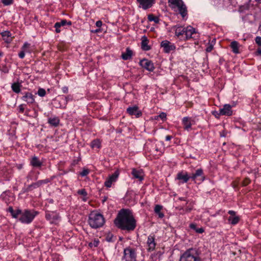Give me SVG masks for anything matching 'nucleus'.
Here are the masks:
<instances>
[{"label": "nucleus", "mask_w": 261, "mask_h": 261, "mask_svg": "<svg viewBox=\"0 0 261 261\" xmlns=\"http://www.w3.org/2000/svg\"><path fill=\"white\" fill-rule=\"evenodd\" d=\"M114 224L117 228L127 232L134 230L137 226V222L132 211L125 208L119 211L114 220Z\"/></svg>", "instance_id": "obj_1"}, {"label": "nucleus", "mask_w": 261, "mask_h": 261, "mask_svg": "<svg viewBox=\"0 0 261 261\" xmlns=\"http://www.w3.org/2000/svg\"><path fill=\"white\" fill-rule=\"evenodd\" d=\"M88 222L91 228L96 229L102 227L105 220L102 214L96 211H93L89 215Z\"/></svg>", "instance_id": "obj_2"}, {"label": "nucleus", "mask_w": 261, "mask_h": 261, "mask_svg": "<svg viewBox=\"0 0 261 261\" xmlns=\"http://www.w3.org/2000/svg\"><path fill=\"white\" fill-rule=\"evenodd\" d=\"M179 261H201L198 250L196 248H190L183 253Z\"/></svg>", "instance_id": "obj_3"}, {"label": "nucleus", "mask_w": 261, "mask_h": 261, "mask_svg": "<svg viewBox=\"0 0 261 261\" xmlns=\"http://www.w3.org/2000/svg\"><path fill=\"white\" fill-rule=\"evenodd\" d=\"M169 6L172 9L177 8L183 18L188 14L187 8L182 0H168Z\"/></svg>", "instance_id": "obj_4"}, {"label": "nucleus", "mask_w": 261, "mask_h": 261, "mask_svg": "<svg viewBox=\"0 0 261 261\" xmlns=\"http://www.w3.org/2000/svg\"><path fill=\"white\" fill-rule=\"evenodd\" d=\"M38 214V212L34 210H24L23 211H22L21 216L19 218V221L22 223L30 224Z\"/></svg>", "instance_id": "obj_5"}, {"label": "nucleus", "mask_w": 261, "mask_h": 261, "mask_svg": "<svg viewBox=\"0 0 261 261\" xmlns=\"http://www.w3.org/2000/svg\"><path fill=\"white\" fill-rule=\"evenodd\" d=\"M137 249L128 247L123 250V258L125 261H136Z\"/></svg>", "instance_id": "obj_6"}, {"label": "nucleus", "mask_w": 261, "mask_h": 261, "mask_svg": "<svg viewBox=\"0 0 261 261\" xmlns=\"http://www.w3.org/2000/svg\"><path fill=\"white\" fill-rule=\"evenodd\" d=\"M205 178L203 170L201 168L197 169L195 173L190 175V179L194 181L195 183L200 184L205 180Z\"/></svg>", "instance_id": "obj_7"}, {"label": "nucleus", "mask_w": 261, "mask_h": 261, "mask_svg": "<svg viewBox=\"0 0 261 261\" xmlns=\"http://www.w3.org/2000/svg\"><path fill=\"white\" fill-rule=\"evenodd\" d=\"M54 176H52L50 179L46 178L43 180H39L37 182H33L32 184L28 185L25 189L24 191L26 192L32 191L34 189L41 187L42 185L50 182L54 179Z\"/></svg>", "instance_id": "obj_8"}, {"label": "nucleus", "mask_w": 261, "mask_h": 261, "mask_svg": "<svg viewBox=\"0 0 261 261\" xmlns=\"http://www.w3.org/2000/svg\"><path fill=\"white\" fill-rule=\"evenodd\" d=\"M138 6L144 10L151 8L155 2V0H136Z\"/></svg>", "instance_id": "obj_9"}, {"label": "nucleus", "mask_w": 261, "mask_h": 261, "mask_svg": "<svg viewBox=\"0 0 261 261\" xmlns=\"http://www.w3.org/2000/svg\"><path fill=\"white\" fill-rule=\"evenodd\" d=\"M161 47L166 53H169L175 50L176 47L174 43L167 40H164L161 43Z\"/></svg>", "instance_id": "obj_10"}, {"label": "nucleus", "mask_w": 261, "mask_h": 261, "mask_svg": "<svg viewBox=\"0 0 261 261\" xmlns=\"http://www.w3.org/2000/svg\"><path fill=\"white\" fill-rule=\"evenodd\" d=\"M198 37V34L196 32L194 28L190 25L186 27L185 39L186 40L191 38L196 39Z\"/></svg>", "instance_id": "obj_11"}, {"label": "nucleus", "mask_w": 261, "mask_h": 261, "mask_svg": "<svg viewBox=\"0 0 261 261\" xmlns=\"http://www.w3.org/2000/svg\"><path fill=\"white\" fill-rule=\"evenodd\" d=\"M140 65L149 71H153L154 66L153 62L148 59H144L140 61Z\"/></svg>", "instance_id": "obj_12"}, {"label": "nucleus", "mask_w": 261, "mask_h": 261, "mask_svg": "<svg viewBox=\"0 0 261 261\" xmlns=\"http://www.w3.org/2000/svg\"><path fill=\"white\" fill-rule=\"evenodd\" d=\"M194 123L195 121L191 117H185L182 119V124L184 128L187 131H189L191 129V126Z\"/></svg>", "instance_id": "obj_13"}, {"label": "nucleus", "mask_w": 261, "mask_h": 261, "mask_svg": "<svg viewBox=\"0 0 261 261\" xmlns=\"http://www.w3.org/2000/svg\"><path fill=\"white\" fill-rule=\"evenodd\" d=\"M147 250L149 252L154 250L156 243L155 242L154 235H149L147 238Z\"/></svg>", "instance_id": "obj_14"}, {"label": "nucleus", "mask_w": 261, "mask_h": 261, "mask_svg": "<svg viewBox=\"0 0 261 261\" xmlns=\"http://www.w3.org/2000/svg\"><path fill=\"white\" fill-rule=\"evenodd\" d=\"M126 112L130 115H135L136 118H139L142 116V112L139 110V107L137 106L129 107L126 109Z\"/></svg>", "instance_id": "obj_15"}, {"label": "nucleus", "mask_w": 261, "mask_h": 261, "mask_svg": "<svg viewBox=\"0 0 261 261\" xmlns=\"http://www.w3.org/2000/svg\"><path fill=\"white\" fill-rule=\"evenodd\" d=\"M45 218L47 220H49L51 223H57L60 220L59 215L53 212L46 213Z\"/></svg>", "instance_id": "obj_16"}, {"label": "nucleus", "mask_w": 261, "mask_h": 261, "mask_svg": "<svg viewBox=\"0 0 261 261\" xmlns=\"http://www.w3.org/2000/svg\"><path fill=\"white\" fill-rule=\"evenodd\" d=\"M232 106L229 104H225L223 107L220 109L219 115L230 116L232 115Z\"/></svg>", "instance_id": "obj_17"}, {"label": "nucleus", "mask_w": 261, "mask_h": 261, "mask_svg": "<svg viewBox=\"0 0 261 261\" xmlns=\"http://www.w3.org/2000/svg\"><path fill=\"white\" fill-rule=\"evenodd\" d=\"M119 174V171L118 170L115 171L114 173L106 180L105 186L107 188H110L112 186V183L116 181Z\"/></svg>", "instance_id": "obj_18"}, {"label": "nucleus", "mask_w": 261, "mask_h": 261, "mask_svg": "<svg viewBox=\"0 0 261 261\" xmlns=\"http://www.w3.org/2000/svg\"><path fill=\"white\" fill-rule=\"evenodd\" d=\"M35 96L31 92H25L23 93L21 99L25 101L28 105H30L35 102Z\"/></svg>", "instance_id": "obj_19"}, {"label": "nucleus", "mask_w": 261, "mask_h": 261, "mask_svg": "<svg viewBox=\"0 0 261 261\" xmlns=\"http://www.w3.org/2000/svg\"><path fill=\"white\" fill-rule=\"evenodd\" d=\"M132 174L133 176V178L138 179L140 181L144 179V174L142 169L133 168Z\"/></svg>", "instance_id": "obj_20"}, {"label": "nucleus", "mask_w": 261, "mask_h": 261, "mask_svg": "<svg viewBox=\"0 0 261 261\" xmlns=\"http://www.w3.org/2000/svg\"><path fill=\"white\" fill-rule=\"evenodd\" d=\"M176 178L178 180H181V183H186L190 179V175H189L187 172L184 173L183 172H179L177 174Z\"/></svg>", "instance_id": "obj_21"}, {"label": "nucleus", "mask_w": 261, "mask_h": 261, "mask_svg": "<svg viewBox=\"0 0 261 261\" xmlns=\"http://www.w3.org/2000/svg\"><path fill=\"white\" fill-rule=\"evenodd\" d=\"M3 40L7 43H11L13 40V38L11 37V33L9 31H5L0 33Z\"/></svg>", "instance_id": "obj_22"}, {"label": "nucleus", "mask_w": 261, "mask_h": 261, "mask_svg": "<svg viewBox=\"0 0 261 261\" xmlns=\"http://www.w3.org/2000/svg\"><path fill=\"white\" fill-rule=\"evenodd\" d=\"M30 164L35 168H40L42 165V162L39 160L38 157L34 156L31 160Z\"/></svg>", "instance_id": "obj_23"}, {"label": "nucleus", "mask_w": 261, "mask_h": 261, "mask_svg": "<svg viewBox=\"0 0 261 261\" xmlns=\"http://www.w3.org/2000/svg\"><path fill=\"white\" fill-rule=\"evenodd\" d=\"M133 56V51L129 48L127 47L126 49V51L123 53L121 55V58L124 60H129L132 58Z\"/></svg>", "instance_id": "obj_24"}, {"label": "nucleus", "mask_w": 261, "mask_h": 261, "mask_svg": "<svg viewBox=\"0 0 261 261\" xmlns=\"http://www.w3.org/2000/svg\"><path fill=\"white\" fill-rule=\"evenodd\" d=\"M148 40L147 39V38L144 36L142 38V41H141V48L143 50H149L150 49V47L148 45Z\"/></svg>", "instance_id": "obj_25"}, {"label": "nucleus", "mask_w": 261, "mask_h": 261, "mask_svg": "<svg viewBox=\"0 0 261 261\" xmlns=\"http://www.w3.org/2000/svg\"><path fill=\"white\" fill-rule=\"evenodd\" d=\"M47 122L50 125L57 127L60 123V119L58 117L55 116L48 118Z\"/></svg>", "instance_id": "obj_26"}, {"label": "nucleus", "mask_w": 261, "mask_h": 261, "mask_svg": "<svg viewBox=\"0 0 261 261\" xmlns=\"http://www.w3.org/2000/svg\"><path fill=\"white\" fill-rule=\"evenodd\" d=\"M185 29L186 28L182 27H177L175 31V35L180 38H182L185 35Z\"/></svg>", "instance_id": "obj_27"}, {"label": "nucleus", "mask_w": 261, "mask_h": 261, "mask_svg": "<svg viewBox=\"0 0 261 261\" xmlns=\"http://www.w3.org/2000/svg\"><path fill=\"white\" fill-rule=\"evenodd\" d=\"M163 208V206L161 205H155L154 209V213L157 214L160 218H163L164 217V214L161 212Z\"/></svg>", "instance_id": "obj_28"}, {"label": "nucleus", "mask_w": 261, "mask_h": 261, "mask_svg": "<svg viewBox=\"0 0 261 261\" xmlns=\"http://www.w3.org/2000/svg\"><path fill=\"white\" fill-rule=\"evenodd\" d=\"M21 87V85L19 83H14L11 85L12 91L16 93H19L20 92Z\"/></svg>", "instance_id": "obj_29"}, {"label": "nucleus", "mask_w": 261, "mask_h": 261, "mask_svg": "<svg viewBox=\"0 0 261 261\" xmlns=\"http://www.w3.org/2000/svg\"><path fill=\"white\" fill-rule=\"evenodd\" d=\"M240 218L239 216H236L234 217H229L228 221L230 224L232 225H236L240 221Z\"/></svg>", "instance_id": "obj_30"}, {"label": "nucleus", "mask_w": 261, "mask_h": 261, "mask_svg": "<svg viewBox=\"0 0 261 261\" xmlns=\"http://www.w3.org/2000/svg\"><path fill=\"white\" fill-rule=\"evenodd\" d=\"M239 43L237 41H232L230 44V47L232 48V51L235 54H238L239 51Z\"/></svg>", "instance_id": "obj_31"}, {"label": "nucleus", "mask_w": 261, "mask_h": 261, "mask_svg": "<svg viewBox=\"0 0 261 261\" xmlns=\"http://www.w3.org/2000/svg\"><path fill=\"white\" fill-rule=\"evenodd\" d=\"M90 146L92 148H99L100 147V142L99 140L98 139H95L93 140L90 144Z\"/></svg>", "instance_id": "obj_32"}, {"label": "nucleus", "mask_w": 261, "mask_h": 261, "mask_svg": "<svg viewBox=\"0 0 261 261\" xmlns=\"http://www.w3.org/2000/svg\"><path fill=\"white\" fill-rule=\"evenodd\" d=\"M148 19L149 21H154L155 23H158L160 21V19L158 17L154 16L152 14L148 15Z\"/></svg>", "instance_id": "obj_33"}, {"label": "nucleus", "mask_w": 261, "mask_h": 261, "mask_svg": "<svg viewBox=\"0 0 261 261\" xmlns=\"http://www.w3.org/2000/svg\"><path fill=\"white\" fill-rule=\"evenodd\" d=\"M77 193L78 194L81 195H83L84 196V197L83 198V200L84 201H87V198L86 197L87 196L88 194L85 189H82L78 190Z\"/></svg>", "instance_id": "obj_34"}, {"label": "nucleus", "mask_w": 261, "mask_h": 261, "mask_svg": "<svg viewBox=\"0 0 261 261\" xmlns=\"http://www.w3.org/2000/svg\"><path fill=\"white\" fill-rule=\"evenodd\" d=\"M22 213V211L20 209H17L16 211H14V212L11 214L12 218H17L18 217L19 215L21 216V214Z\"/></svg>", "instance_id": "obj_35"}, {"label": "nucleus", "mask_w": 261, "mask_h": 261, "mask_svg": "<svg viewBox=\"0 0 261 261\" xmlns=\"http://www.w3.org/2000/svg\"><path fill=\"white\" fill-rule=\"evenodd\" d=\"M37 94L40 97H43L46 95V92L44 89L39 88L37 91Z\"/></svg>", "instance_id": "obj_36"}, {"label": "nucleus", "mask_w": 261, "mask_h": 261, "mask_svg": "<svg viewBox=\"0 0 261 261\" xmlns=\"http://www.w3.org/2000/svg\"><path fill=\"white\" fill-rule=\"evenodd\" d=\"M1 2L5 6H9L13 3L14 0H2Z\"/></svg>", "instance_id": "obj_37"}, {"label": "nucleus", "mask_w": 261, "mask_h": 261, "mask_svg": "<svg viewBox=\"0 0 261 261\" xmlns=\"http://www.w3.org/2000/svg\"><path fill=\"white\" fill-rule=\"evenodd\" d=\"M213 44L212 43H208L206 48L205 51L207 53H210L213 49Z\"/></svg>", "instance_id": "obj_38"}, {"label": "nucleus", "mask_w": 261, "mask_h": 261, "mask_svg": "<svg viewBox=\"0 0 261 261\" xmlns=\"http://www.w3.org/2000/svg\"><path fill=\"white\" fill-rule=\"evenodd\" d=\"M250 182L251 180L249 178L246 177L243 181L242 185L243 186H246L248 185H249L250 183Z\"/></svg>", "instance_id": "obj_39"}, {"label": "nucleus", "mask_w": 261, "mask_h": 261, "mask_svg": "<svg viewBox=\"0 0 261 261\" xmlns=\"http://www.w3.org/2000/svg\"><path fill=\"white\" fill-rule=\"evenodd\" d=\"M89 170L88 169H84L83 171L80 173V175L82 176H85L89 173Z\"/></svg>", "instance_id": "obj_40"}, {"label": "nucleus", "mask_w": 261, "mask_h": 261, "mask_svg": "<svg viewBox=\"0 0 261 261\" xmlns=\"http://www.w3.org/2000/svg\"><path fill=\"white\" fill-rule=\"evenodd\" d=\"M60 23L61 24L62 26H64V25H65L66 24H67L68 25H71V22L70 21H67L65 19L62 20L60 21Z\"/></svg>", "instance_id": "obj_41"}, {"label": "nucleus", "mask_w": 261, "mask_h": 261, "mask_svg": "<svg viewBox=\"0 0 261 261\" xmlns=\"http://www.w3.org/2000/svg\"><path fill=\"white\" fill-rule=\"evenodd\" d=\"M166 114L165 113L162 112L159 115L156 116V118L155 119H157L158 118H160L162 120H164L166 118Z\"/></svg>", "instance_id": "obj_42"}, {"label": "nucleus", "mask_w": 261, "mask_h": 261, "mask_svg": "<svg viewBox=\"0 0 261 261\" xmlns=\"http://www.w3.org/2000/svg\"><path fill=\"white\" fill-rule=\"evenodd\" d=\"M255 41L256 43L259 45L261 46V37L260 36H257L255 38Z\"/></svg>", "instance_id": "obj_43"}, {"label": "nucleus", "mask_w": 261, "mask_h": 261, "mask_svg": "<svg viewBox=\"0 0 261 261\" xmlns=\"http://www.w3.org/2000/svg\"><path fill=\"white\" fill-rule=\"evenodd\" d=\"M25 50H23L18 54V56L20 59H23L25 56Z\"/></svg>", "instance_id": "obj_44"}, {"label": "nucleus", "mask_w": 261, "mask_h": 261, "mask_svg": "<svg viewBox=\"0 0 261 261\" xmlns=\"http://www.w3.org/2000/svg\"><path fill=\"white\" fill-rule=\"evenodd\" d=\"M19 108V112H20V113H23L24 111V105L23 104H21V105H20L18 107Z\"/></svg>", "instance_id": "obj_45"}, {"label": "nucleus", "mask_w": 261, "mask_h": 261, "mask_svg": "<svg viewBox=\"0 0 261 261\" xmlns=\"http://www.w3.org/2000/svg\"><path fill=\"white\" fill-rule=\"evenodd\" d=\"M30 44L29 43H28V42H25L23 44V46H22V47L21 48L22 49L26 51V48L29 47L30 46Z\"/></svg>", "instance_id": "obj_46"}, {"label": "nucleus", "mask_w": 261, "mask_h": 261, "mask_svg": "<svg viewBox=\"0 0 261 261\" xmlns=\"http://www.w3.org/2000/svg\"><path fill=\"white\" fill-rule=\"evenodd\" d=\"M195 231L199 233H202L204 232V229L202 227L197 228Z\"/></svg>", "instance_id": "obj_47"}, {"label": "nucleus", "mask_w": 261, "mask_h": 261, "mask_svg": "<svg viewBox=\"0 0 261 261\" xmlns=\"http://www.w3.org/2000/svg\"><path fill=\"white\" fill-rule=\"evenodd\" d=\"M65 99L66 100V102L67 103V102L69 100H71L72 99V96L69 95L65 97Z\"/></svg>", "instance_id": "obj_48"}, {"label": "nucleus", "mask_w": 261, "mask_h": 261, "mask_svg": "<svg viewBox=\"0 0 261 261\" xmlns=\"http://www.w3.org/2000/svg\"><path fill=\"white\" fill-rule=\"evenodd\" d=\"M255 55L256 56H260L261 57V47H258L256 51H255Z\"/></svg>", "instance_id": "obj_49"}, {"label": "nucleus", "mask_w": 261, "mask_h": 261, "mask_svg": "<svg viewBox=\"0 0 261 261\" xmlns=\"http://www.w3.org/2000/svg\"><path fill=\"white\" fill-rule=\"evenodd\" d=\"M228 213L230 215V217H234V216H236V212L233 211H232V210H230L228 212Z\"/></svg>", "instance_id": "obj_50"}, {"label": "nucleus", "mask_w": 261, "mask_h": 261, "mask_svg": "<svg viewBox=\"0 0 261 261\" xmlns=\"http://www.w3.org/2000/svg\"><path fill=\"white\" fill-rule=\"evenodd\" d=\"M62 90L64 93H67L68 92V88L66 86H64L62 88Z\"/></svg>", "instance_id": "obj_51"}, {"label": "nucleus", "mask_w": 261, "mask_h": 261, "mask_svg": "<svg viewBox=\"0 0 261 261\" xmlns=\"http://www.w3.org/2000/svg\"><path fill=\"white\" fill-rule=\"evenodd\" d=\"M102 21L100 20H98L96 22V25L98 28L100 27L102 25Z\"/></svg>", "instance_id": "obj_52"}, {"label": "nucleus", "mask_w": 261, "mask_h": 261, "mask_svg": "<svg viewBox=\"0 0 261 261\" xmlns=\"http://www.w3.org/2000/svg\"><path fill=\"white\" fill-rule=\"evenodd\" d=\"M190 227L191 228V229H193L194 230H195L196 231V229H197V227H196V225L194 224H191L190 225Z\"/></svg>", "instance_id": "obj_53"}, {"label": "nucleus", "mask_w": 261, "mask_h": 261, "mask_svg": "<svg viewBox=\"0 0 261 261\" xmlns=\"http://www.w3.org/2000/svg\"><path fill=\"white\" fill-rule=\"evenodd\" d=\"M62 26L61 24L60 23V22H57L55 24V28H60Z\"/></svg>", "instance_id": "obj_54"}, {"label": "nucleus", "mask_w": 261, "mask_h": 261, "mask_svg": "<svg viewBox=\"0 0 261 261\" xmlns=\"http://www.w3.org/2000/svg\"><path fill=\"white\" fill-rule=\"evenodd\" d=\"M14 210H13L12 206L9 207V208L7 210V212L10 213L11 214H12L14 212Z\"/></svg>", "instance_id": "obj_55"}, {"label": "nucleus", "mask_w": 261, "mask_h": 261, "mask_svg": "<svg viewBox=\"0 0 261 261\" xmlns=\"http://www.w3.org/2000/svg\"><path fill=\"white\" fill-rule=\"evenodd\" d=\"M172 137L171 136L168 135L166 137L165 140L167 141H170L172 139Z\"/></svg>", "instance_id": "obj_56"}, {"label": "nucleus", "mask_w": 261, "mask_h": 261, "mask_svg": "<svg viewBox=\"0 0 261 261\" xmlns=\"http://www.w3.org/2000/svg\"><path fill=\"white\" fill-rule=\"evenodd\" d=\"M98 244H99V241H94V242H93V245L95 247H97L98 246Z\"/></svg>", "instance_id": "obj_57"}, {"label": "nucleus", "mask_w": 261, "mask_h": 261, "mask_svg": "<svg viewBox=\"0 0 261 261\" xmlns=\"http://www.w3.org/2000/svg\"><path fill=\"white\" fill-rule=\"evenodd\" d=\"M213 115H214L215 116H217V115L218 116H220V115H219V112H217V111H215V112H214L213 113Z\"/></svg>", "instance_id": "obj_58"}, {"label": "nucleus", "mask_w": 261, "mask_h": 261, "mask_svg": "<svg viewBox=\"0 0 261 261\" xmlns=\"http://www.w3.org/2000/svg\"><path fill=\"white\" fill-rule=\"evenodd\" d=\"M56 28V32L57 33H59L61 32V30H60L59 28Z\"/></svg>", "instance_id": "obj_59"}, {"label": "nucleus", "mask_w": 261, "mask_h": 261, "mask_svg": "<svg viewBox=\"0 0 261 261\" xmlns=\"http://www.w3.org/2000/svg\"><path fill=\"white\" fill-rule=\"evenodd\" d=\"M107 198H108L107 197L105 196L103 197V199L102 200V203H104L105 201H106V200H107Z\"/></svg>", "instance_id": "obj_60"}, {"label": "nucleus", "mask_w": 261, "mask_h": 261, "mask_svg": "<svg viewBox=\"0 0 261 261\" xmlns=\"http://www.w3.org/2000/svg\"><path fill=\"white\" fill-rule=\"evenodd\" d=\"M257 3L261 4V0H255Z\"/></svg>", "instance_id": "obj_61"}, {"label": "nucleus", "mask_w": 261, "mask_h": 261, "mask_svg": "<svg viewBox=\"0 0 261 261\" xmlns=\"http://www.w3.org/2000/svg\"><path fill=\"white\" fill-rule=\"evenodd\" d=\"M4 55L2 51H0V57L3 56Z\"/></svg>", "instance_id": "obj_62"}, {"label": "nucleus", "mask_w": 261, "mask_h": 261, "mask_svg": "<svg viewBox=\"0 0 261 261\" xmlns=\"http://www.w3.org/2000/svg\"><path fill=\"white\" fill-rule=\"evenodd\" d=\"M107 241H109V242L111 241V238H109V239L107 238Z\"/></svg>", "instance_id": "obj_63"}, {"label": "nucleus", "mask_w": 261, "mask_h": 261, "mask_svg": "<svg viewBox=\"0 0 261 261\" xmlns=\"http://www.w3.org/2000/svg\"><path fill=\"white\" fill-rule=\"evenodd\" d=\"M180 200H184V198H181V199H180Z\"/></svg>", "instance_id": "obj_64"}]
</instances>
